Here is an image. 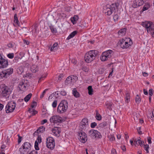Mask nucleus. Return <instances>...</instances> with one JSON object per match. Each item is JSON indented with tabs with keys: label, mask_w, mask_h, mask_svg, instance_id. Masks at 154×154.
<instances>
[{
	"label": "nucleus",
	"mask_w": 154,
	"mask_h": 154,
	"mask_svg": "<svg viewBox=\"0 0 154 154\" xmlns=\"http://www.w3.org/2000/svg\"><path fill=\"white\" fill-rule=\"evenodd\" d=\"M119 4L113 3L110 5H107L103 8V11L106 15L110 16L113 13L118 11Z\"/></svg>",
	"instance_id": "1"
},
{
	"label": "nucleus",
	"mask_w": 154,
	"mask_h": 154,
	"mask_svg": "<svg viewBox=\"0 0 154 154\" xmlns=\"http://www.w3.org/2000/svg\"><path fill=\"white\" fill-rule=\"evenodd\" d=\"M98 53V51L95 50L89 51L85 55V61L87 63L91 62L95 59Z\"/></svg>",
	"instance_id": "2"
},
{
	"label": "nucleus",
	"mask_w": 154,
	"mask_h": 154,
	"mask_svg": "<svg viewBox=\"0 0 154 154\" xmlns=\"http://www.w3.org/2000/svg\"><path fill=\"white\" fill-rule=\"evenodd\" d=\"M68 107V104L66 100H62L58 105L57 111L60 114L65 113L67 111Z\"/></svg>",
	"instance_id": "3"
},
{
	"label": "nucleus",
	"mask_w": 154,
	"mask_h": 154,
	"mask_svg": "<svg viewBox=\"0 0 154 154\" xmlns=\"http://www.w3.org/2000/svg\"><path fill=\"white\" fill-rule=\"evenodd\" d=\"M143 26L146 28L147 32L150 33L152 37L154 38V25L151 21H146L143 23Z\"/></svg>",
	"instance_id": "4"
},
{
	"label": "nucleus",
	"mask_w": 154,
	"mask_h": 154,
	"mask_svg": "<svg viewBox=\"0 0 154 154\" xmlns=\"http://www.w3.org/2000/svg\"><path fill=\"white\" fill-rule=\"evenodd\" d=\"M0 92L3 97H8L11 93V91L9 88L4 84L0 85Z\"/></svg>",
	"instance_id": "5"
},
{
	"label": "nucleus",
	"mask_w": 154,
	"mask_h": 154,
	"mask_svg": "<svg viewBox=\"0 0 154 154\" xmlns=\"http://www.w3.org/2000/svg\"><path fill=\"white\" fill-rule=\"evenodd\" d=\"M132 41L130 38L122 39L120 40V45L123 49H127L132 44Z\"/></svg>",
	"instance_id": "6"
},
{
	"label": "nucleus",
	"mask_w": 154,
	"mask_h": 154,
	"mask_svg": "<svg viewBox=\"0 0 154 154\" xmlns=\"http://www.w3.org/2000/svg\"><path fill=\"white\" fill-rule=\"evenodd\" d=\"M113 54V51L109 50L103 52L100 57V60L102 61H105L109 60Z\"/></svg>",
	"instance_id": "7"
},
{
	"label": "nucleus",
	"mask_w": 154,
	"mask_h": 154,
	"mask_svg": "<svg viewBox=\"0 0 154 154\" xmlns=\"http://www.w3.org/2000/svg\"><path fill=\"white\" fill-rule=\"evenodd\" d=\"M32 146L31 144L28 142H24L22 145V148L19 149V151L21 154H27L31 150Z\"/></svg>",
	"instance_id": "8"
},
{
	"label": "nucleus",
	"mask_w": 154,
	"mask_h": 154,
	"mask_svg": "<svg viewBox=\"0 0 154 154\" xmlns=\"http://www.w3.org/2000/svg\"><path fill=\"white\" fill-rule=\"evenodd\" d=\"M16 107V103L13 101L9 102L5 107V111L7 113H11L13 111Z\"/></svg>",
	"instance_id": "9"
},
{
	"label": "nucleus",
	"mask_w": 154,
	"mask_h": 154,
	"mask_svg": "<svg viewBox=\"0 0 154 154\" xmlns=\"http://www.w3.org/2000/svg\"><path fill=\"white\" fill-rule=\"evenodd\" d=\"M78 79V77L75 75H71L68 77L65 82L66 85H73Z\"/></svg>",
	"instance_id": "10"
},
{
	"label": "nucleus",
	"mask_w": 154,
	"mask_h": 154,
	"mask_svg": "<svg viewBox=\"0 0 154 154\" xmlns=\"http://www.w3.org/2000/svg\"><path fill=\"white\" fill-rule=\"evenodd\" d=\"M46 144L47 147L49 149H54L55 145L54 139L52 137H48L46 139Z\"/></svg>",
	"instance_id": "11"
},
{
	"label": "nucleus",
	"mask_w": 154,
	"mask_h": 154,
	"mask_svg": "<svg viewBox=\"0 0 154 154\" xmlns=\"http://www.w3.org/2000/svg\"><path fill=\"white\" fill-rule=\"evenodd\" d=\"M50 120L51 123H57L61 122L63 119L62 118L59 116L55 115L51 117Z\"/></svg>",
	"instance_id": "12"
},
{
	"label": "nucleus",
	"mask_w": 154,
	"mask_h": 154,
	"mask_svg": "<svg viewBox=\"0 0 154 154\" xmlns=\"http://www.w3.org/2000/svg\"><path fill=\"white\" fill-rule=\"evenodd\" d=\"M8 65V62L7 59L3 58L0 54V68H4L7 67Z\"/></svg>",
	"instance_id": "13"
},
{
	"label": "nucleus",
	"mask_w": 154,
	"mask_h": 154,
	"mask_svg": "<svg viewBox=\"0 0 154 154\" xmlns=\"http://www.w3.org/2000/svg\"><path fill=\"white\" fill-rule=\"evenodd\" d=\"M88 120L87 118H83L79 125V127L82 130H85L86 128L88 126Z\"/></svg>",
	"instance_id": "14"
},
{
	"label": "nucleus",
	"mask_w": 154,
	"mask_h": 154,
	"mask_svg": "<svg viewBox=\"0 0 154 154\" xmlns=\"http://www.w3.org/2000/svg\"><path fill=\"white\" fill-rule=\"evenodd\" d=\"M80 138L79 140L83 143H85L87 140V138L86 134L83 131H81L79 133Z\"/></svg>",
	"instance_id": "15"
},
{
	"label": "nucleus",
	"mask_w": 154,
	"mask_h": 154,
	"mask_svg": "<svg viewBox=\"0 0 154 154\" xmlns=\"http://www.w3.org/2000/svg\"><path fill=\"white\" fill-rule=\"evenodd\" d=\"M145 1L143 0H135L133 2V7L134 8H137L143 5Z\"/></svg>",
	"instance_id": "16"
},
{
	"label": "nucleus",
	"mask_w": 154,
	"mask_h": 154,
	"mask_svg": "<svg viewBox=\"0 0 154 154\" xmlns=\"http://www.w3.org/2000/svg\"><path fill=\"white\" fill-rule=\"evenodd\" d=\"M27 87V84L24 83V82L22 81L20 82L18 87L19 88L20 91H24L26 90Z\"/></svg>",
	"instance_id": "17"
},
{
	"label": "nucleus",
	"mask_w": 154,
	"mask_h": 154,
	"mask_svg": "<svg viewBox=\"0 0 154 154\" xmlns=\"http://www.w3.org/2000/svg\"><path fill=\"white\" fill-rule=\"evenodd\" d=\"M61 128L60 127H55L52 130V132L56 136H59L61 132Z\"/></svg>",
	"instance_id": "18"
},
{
	"label": "nucleus",
	"mask_w": 154,
	"mask_h": 154,
	"mask_svg": "<svg viewBox=\"0 0 154 154\" xmlns=\"http://www.w3.org/2000/svg\"><path fill=\"white\" fill-rule=\"evenodd\" d=\"M45 130V128L44 126H42L39 127L36 131H35L34 134L36 135L37 134H39V133H42Z\"/></svg>",
	"instance_id": "19"
},
{
	"label": "nucleus",
	"mask_w": 154,
	"mask_h": 154,
	"mask_svg": "<svg viewBox=\"0 0 154 154\" xmlns=\"http://www.w3.org/2000/svg\"><path fill=\"white\" fill-rule=\"evenodd\" d=\"M125 101L126 102L128 103L130 101V94L129 91H126L125 93Z\"/></svg>",
	"instance_id": "20"
},
{
	"label": "nucleus",
	"mask_w": 154,
	"mask_h": 154,
	"mask_svg": "<svg viewBox=\"0 0 154 154\" xmlns=\"http://www.w3.org/2000/svg\"><path fill=\"white\" fill-rule=\"evenodd\" d=\"M5 72L6 73L7 77L9 75L12 74L13 72V69L12 68H10L4 70Z\"/></svg>",
	"instance_id": "21"
},
{
	"label": "nucleus",
	"mask_w": 154,
	"mask_h": 154,
	"mask_svg": "<svg viewBox=\"0 0 154 154\" xmlns=\"http://www.w3.org/2000/svg\"><path fill=\"white\" fill-rule=\"evenodd\" d=\"M126 29L124 28L120 29L118 32V34L119 35L121 36L124 35L126 33Z\"/></svg>",
	"instance_id": "22"
},
{
	"label": "nucleus",
	"mask_w": 154,
	"mask_h": 154,
	"mask_svg": "<svg viewBox=\"0 0 154 154\" xmlns=\"http://www.w3.org/2000/svg\"><path fill=\"white\" fill-rule=\"evenodd\" d=\"M72 93L73 95L76 98H78L80 97V94L77 91L76 88H74L72 91Z\"/></svg>",
	"instance_id": "23"
},
{
	"label": "nucleus",
	"mask_w": 154,
	"mask_h": 154,
	"mask_svg": "<svg viewBox=\"0 0 154 154\" xmlns=\"http://www.w3.org/2000/svg\"><path fill=\"white\" fill-rule=\"evenodd\" d=\"M96 130H95L94 129H91L89 131V134L90 136L91 137L93 138H94L95 136V134H97L95 132V131H96Z\"/></svg>",
	"instance_id": "24"
},
{
	"label": "nucleus",
	"mask_w": 154,
	"mask_h": 154,
	"mask_svg": "<svg viewBox=\"0 0 154 154\" xmlns=\"http://www.w3.org/2000/svg\"><path fill=\"white\" fill-rule=\"evenodd\" d=\"M144 142L143 141L138 139L137 140L136 143H134V145L136 146L139 144L140 145V146H142L144 144Z\"/></svg>",
	"instance_id": "25"
},
{
	"label": "nucleus",
	"mask_w": 154,
	"mask_h": 154,
	"mask_svg": "<svg viewBox=\"0 0 154 154\" xmlns=\"http://www.w3.org/2000/svg\"><path fill=\"white\" fill-rule=\"evenodd\" d=\"M77 31H73L66 38V40H68L73 37L77 34Z\"/></svg>",
	"instance_id": "26"
},
{
	"label": "nucleus",
	"mask_w": 154,
	"mask_h": 154,
	"mask_svg": "<svg viewBox=\"0 0 154 154\" xmlns=\"http://www.w3.org/2000/svg\"><path fill=\"white\" fill-rule=\"evenodd\" d=\"M79 17L78 15H75L71 19V21L73 24L76 23L77 21L78 20Z\"/></svg>",
	"instance_id": "27"
},
{
	"label": "nucleus",
	"mask_w": 154,
	"mask_h": 154,
	"mask_svg": "<svg viewBox=\"0 0 154 154\" xmlns=\"http://www.w3.org/2000/svg\"><path fill=\"white\" fill-rule=\"evenodd\" d=\"M108 123L106 122H104L99 124L98 126V128H103L107 126Z\"/></svg>",
	"instance_id": "28"
},
{
	"label": "nucleus",
	"mask_w": 154,
	"mask_h": 154,
	"mask_svg": "<svg viewBox=\"0 0 154 154\" xmlns=\"http://www.w3.org/2000/svg\"><path fill=\"white\" fill-rule=\"evenodd\" d=\"M95 112L96 113L95 118L98 121L101 120L102 118L101 115L98 113V111L97 110H96Z\"/></svg>",
	"instance_id": "29"
},
{
	"label": "nucleus",
	"mask_w": 154,
	"mask_h": 154,
	"mask_svg": "<svg viewBox=\"0 0 154 154\" xmlns=\"http://www.w3.org/2000/svg\"><path fill=\"white\" fill-rule=\"evenodd\" d=\"M58 44L57 43H54L51 47L50 51H54L57 48Z\"/></svg>",
	"instance_id": "30"
},
{
	"label": "nucleus",
	"mask_w": 154,
	"mask_h": 154,
	"mask_svg": "<svg viewBox=\"0 0 154 154\" xmlns=\"http://www.w3.org/2000/svg\"><path fill=\"white\" fill-rule=\"evenodd\" d=\"M31 70L32 72L35 73L38 71V68L37 66L34 65L31 67Z\"/></svg>",
	"instance_id": "31"
},
{
	"label": "nucleus",
	"mask_w": 154,
	"mask_h": 154,
	"mask_svg": "<svg viewBox=\"0 0 154 154\" xmlns=\"http://www.w3.org/2000/svg\"><path fill=\"white\" fill-rule=\"evenodd\" d=\"M95 132L97 133V134H96L95 135V138H97V139H99L101 138L102 137V136L100 132H99V131H97V130L96 131H95Z\"/></svg>",
	"instance_id": "32"
},
{
	"label": "nucleus",
	"mask_w": 154,
	"mask_h": 154,
	"mask_svg": "<svg viewBox=\"0 0 154 154\" xmlns=\"http://www.w3.org/2000/svg\"><path fill=\"white\" fill-rule=\"evenodd\" d=\"M32 96V94L31 93H30L26 95L24 99L25 101L26 102L28 101L31 98Z\"/></svg>",
	"instance_id": "33"
},
{
	"label": "nucleus",
	"mask_w": 154,
	"mask_h": 154,
	"mask_svg": "<svg viewBox=\"0 0 154 154\" xmlns=\"http://www.w3.org/2000/svg\"><path fill=\"white\" fill-rule=\"evenodd\" d=\"M6 74V73L4 71H2V72L0 73V78H7V75Z\"/></svg>",
	"instance_id": "34"
},
{
	"label": "nucleus",
	"mask_w": 154,
	"mask_h": 154,
	"mask_svg": "<svg viewBox=\"0 0 154 154\" xmlns=\"http://www.w3.org/2000/svg\"><path fill=\"white\" fill-rule=\"evenodd\" d=\"M88 94L90 95H91L93 94V89L92 88V87L91 86H89L88 88Z\"/></svg>",
	"instance_id": "35"
},
{
	"label": "nucleus",
	"mask_w": 154,
	"mask_h": 154,
	"mask_svg": "<svg viewBox=\"0 0 154 154\" xmlns=\"http://www.w3.org/2000/svg\"><path fill=\"white\" fill-rule=\"evenodd\" d=\"M114 14L113 15V19L114 21L115 22L117 21L119 17V16L115 12V11L114 12Z\"/></svg>",
	"instance_id": "36"
},
{
	"label": "nucleus",
	"mask_w": 154,
	"mask_h": 154,
	"mask_svg": "<svg viewBox=\"0 0 154 154\" xmlns=\"http://www.w3.org/2000/svg\"><path fill=\"white\" fill-rule=\"evenodd\" d=\"M50 28L51 30V32L55 34L57 32L56 29L54 28L53 26H50Z\"/></svg>",
	"instance_id": "37"
},
{
	"label": "nucleus",
	"mask_w": 154,
	"mask_h": 154,
	"mask_svg": "<svg viewBox=\"0 0 154 154\" xmlns=\"http://www.w3.org/2000/svg\"><path fill=\"white\" fill-rule=\"evenodd\" d=\"M29 112L31 113V114L32 115V116L35 115L38 112L37 111L35 110H34L33 109L30 108L29 109Z\"/></svg>",
	"instance_id": "38"
},
{
	"label": "nucleus",
	"mask_w": 154,
	"mask_h": 154,
	"mask_svg": "<svg viewBox=\"0 0 154 154\" xmlns=\"http://www.w3.org/2000/svg\"><path fill=\"white\" fill-rule=\"evenodd\" d=\"M14 21L15 23H16L17 25H19V21L18 20L17 14H15L14 15Z\"/></svg>",
	"instance_id": "39"
},
{
	"label": "nucleus",
	"mask_w": 154,
	"mask_h": 154,
	"mask_svg": "<svg viewBox=\"0 0 154 154\" xmlns=\"http://www.w3.org/2000/svg\"><path fill=\"white\" fill-rule=\"evenodd\" d=\"M135 101L138 104L140 103L141 101V99L138 94L135 97Z\"/></svg>",
	"instance_id": "40"
},
{
	"label": "nucleus",
	"mask_w": 154,
	"mask_h": 154,
	"mask_svg": "<svg viewBox=\"0 0 154 154\" xmlns=\"http://www.w3.org/2000/svg\"><path fill=\"white\" fill-rule=\"evenodd\" d=\"M108 138L109 139V140L111 141H113L115 140V137L113 135L110 134L108 136Z\"/></svg>",
	"instance_id": "41"
},
{
	"label": "nucleus",
	"mask_w": 154,
	"mask_h": 154,
	"mask_svg": "<svg viewBox=\"0 0 154 154\" xmlns=\"http://www.w3.org/2000/svg\"><path fill=\"white\" fill-rule=\"evenodd\" d=\"M143 145H144V149L146 151V153H149L148 149L149 148V146L148 144H144Z\"/></svg>",
	"instance_id": "42"
},
{
	"label": "nucleus",
	"mask_w": 154,
	"mask_h": 154,
	"mask_svg": "<svg viewBox=\"0 0 154 154\" xmlns=\"http://www.w3.org/2000/svg\"><path fill=\"white\" fill-rule=\"evenodd\" d=\"M38 143L37 142V140H35V148L36 150H38L39 149Z\"/></svg>",
	"instance_id": "43"
},
{
	"label": "nucleus",
	"mask_w": 154,
	"mask_h": 154,
	"mask_svg": "<svg viewBox=\"0 0 154 154\" xmlns=\"http://www.w3.org/2000/svg\"><path fill=\"white\" fill-rule=\"evenodd\" d=\"M106 105L107 106V108L109 109V110H112V103H107L106 104Z\"/></svg>",
	"instance_id": "44"
},
{
	"label": "nucleus",
	"mask_w": 154,
	"mask_h": 154,
	"mask_svg": "<svg viewBox=\"0 0 154 154\" xmlns=\"http://www.w3.org/2000/svg\"><path fill=\"white\" fill-rule=\"evenodd\" d=\"M7 56L10 59H12L14 57V55L13 53H9L7 55Z\"/></svg>",
	"instance_id": "45"
},
{
	"label": "nucleus",
	"mask_w": 154,
	"mask_h": 154,
	"mask_svg": "<svg viewBox=\"0 0 154 154\" xmlns=\"http://www.w3.org/2000/svg\"><path fill=\"white\" fill-rule=\"evenodd\" d=\"M97 125V123L94 122L91 123V127L92 128H94Z\"/></svg>",
	"instance_id": "46"
},
{
	"label": "nucleus",
	"mask_w": 154,
	"mask_h": 154,
	"mask_svg": "<svg viewBox=\"0 0 154 154\" xmlns=\"http://www.w3.org/2000/svg\"><path fill=\"white\" fill-rule=\"evenodd\" d=\"M57 101L56 100H54L52 104V106L53 108H55L57 106Z\"/></svg>",
	"instance_id": "47"
},
{
	"label": "nucleus",
	"mask_w": 154,
	"mask_h": 154,
	"mask_svg": "<svg viewBox=\"0 0 154 154\" xmlns=\"http://www.w3.org/2000/svg\"><path fill=\"white\" fill-rule=\"evenodd\" d=\"M21 59V58L19 57H18V56H16L15 57L14 59V62H17L18 61H19V59Z\"/></svg>",
	"instance_id": "48"
},
{
	"label": "nucleus",
	"mask_w": 154,
	"mask_h": 154,
	"mask_svg": "<svg viewBox=\"0 0 154 154\" xmlns=\"http://www.w3.org/2000/svg\"><path fill=\"white\" fill-rule=\"evenodd\" d=\"M17 135L18 137V143H20L21 141L22 137L20 136L19 134H17Z\"/></svg>",
	"instance_id": "49"
},
{
	"label": "nucleus",
	"mask_w": 154,
	"mask_h": 154,
	"mask_svg": "<svg viewBox=\"0 0 154 154\" xmlns=\"http://www.w3.org/2000/svg\"><path fill=\"white\" fill-rule=\"evenodd\" d=\"M48 89H46L43 91L42 94L40 96V97L41 98H42L44 97V95L45 94V93L47 91H48Z\"/></svg>",
	"instance_id": "50"
},
{
	"label": "nucleus",
	"mask_w": 154,
	"mask_h": 154,
	"mask_svg": "<svg viewBox=\"0 0 154 154\" xmlns=\"http://www.w3.org/2000/svg\"><path fill=\"white\" fill-rule=\"evenodd\" d=\"M38 143H40L42 142V138L41 136H38L37 140Z\"/></svg>",
	"instance_id": "51"
},
{
	"label": "nucleus",
	"mask_w": 154,
	"mask_h": 154,
	"mask_svg": "<svg viewBox=\"0 0 154 154\" xmlns=\"http://www.w3.org/2000/svg\"><path fill=\"white\" fill-rule=\"evenodd\" d=\"M60 94L63 96H65L66 94V93L65 91L63 90L60 92Z\"/></svg>",
	"instance_id": "52"
},
{
	"label": "nucleus",
	"mask_w": 154,
	"mask_h": 154,
	"mask_svg": "<svg viewBox=\"0 0 154 154\" xmlns=\"http://www.w3.org/2000/svg\"><path fill=\"white\" fill-rule=\"evenodd\" d=\"M36 103L35 101L32 102V104L31 105V107L32 108H34L36 106Z\"/></svg>",
	"instance_id": "53"
},
{
	"label": "nucleus",
	"mask_w": 154,
	"mask_h": 154,
	"mask_svg": "<svg viewBox=\"0 0 154 154\" xmlns=\"http://www.w3.org/2000/svg\"><path fill=\"white\" fill-rule=\"evenodd\" d=\"M82 70L85 72H88V68L86 66H84L82 68Z\"/></svg>",
	"instance_id": "54"
},
{
	"label": "nucleus",
	"mask_w": 154,
	"mask_h": 154,
	"mask_svg": "<svg viewBox=\"0 0 154 154\" xmlns=\"http://www.w3.org/2000/svg\"><path fill=\"white\" fill-rule=\"evenodd\" d=\"M149 94L150 96H152L153 95V90L150 89L149 91Z\"/></svg>",
	"instance_id": "55"
},
{
	"label": "nucleus",
	"mask_w": 154,
	"mask_h": 154,
	"mask_svg": "<svg viewBox=\"0 0 154 154\" xmlns=\"http://www.w3.org/2000/svg\"><path fill=\"white\" fill-rule=\"evenodd\" d=\"M29 154H38V152L35 150H33L31 151Z\"/></svg>",
	"instance_id": "56"
},
{
	"label": "nucleus",
	"mask_w": 154,
	"mask_h": 154,
	"mask_svg": "<svg viewBox=\"0 0 154 154\" xmlns=\"http://www.w3.org/2000/svg\"><path fill=\"white\" fill-rule=\"evenodd\" d=\"M63 77V74H60L58 76V80L60 81L61 80Z\"/></svg>",
	"instance_id": "57"
},
{
	"label": "nucleus",
	"mask_w": 154,
	"mask_h": 154,
	"mask_svg": "<svg viewBox=\"0 0 154 154\" xmlns=\"http://www.w3.org/2000/svg\"><path fill=\"white\" fill-rule=\"evenodd\" d=\"M151 138L150 137H148L147 138V141L149 144H151L152 141H151Z\"/></svg>",
	"instance_id": "58"
},
{
	"label": "nucleus",
	"mask_w": 154,
	"mask_h": 154,
	"mask_svg": "<svg viewBox=\"0 0 154 154\" xmlns=\"http://www.w3.org/2000/svg\"><path fill=\"white\" fill-rule=\"evenodd\" d=\"M111 152L112 154H116V149L114 148L112 149Z\"/></svg>",
	"instance_id": "59"
},
{
	"label": "nucleus",
	"mask_w": 154,
	"mask_h": 154,
	"mask_svg": "<svg viewBox=\"0 0 154 154\" xmlns=\"http://www.w3.org/2000/svg\"><path fill=\"white\" fill-rule=\"evenodd\" d=\"M141 127H139L137 129L138 132L139 134H142V132L140 131Z\"/></svg>",
	"instance_id": "60"
},
{
	"label": "nucleus",
	"mask_w": 154,
	"mask_h": 154,
	"mask_svg": "<svg viewBox=\"0 0 154 154\" xmlns=\"http://www.w3.org/2000/svg\"><path fill=\"white\" fill-rule=\"evenodd\" d=\"M71 62L74 65L75 64L77 63L76 60L74 59H72Z\"/></svg>",
	"instance_id": "61"
},
{
	"label": "nucleus",
	"mask_w": 154,
	"mask_h": 154,
	"mask_svg": "<svg viewBox=\"0 0 154 154\" xmlns=\"http://www.w3.org/2000/svg\"><path fill=\"white\" fill-rule=\"evenodd\" d=\"M47 122V120L46 119H45L44 120H43L41 122V124L42 125H43L45 123H46Z\"/></svg>",
	"instance_id": "62"
},
{
	"label": "nucleus",
	"mask_w": 154,
	"mask_h": 154,
	"mask_svg": "<svg viewBox=\"0 0 154 154\" xmlns=\"http://www.w3.org/2000/svg\"><path fill=\"white\" fill-rule=\"evenodd\" d=\"M23 42L24 44H26V45H28L29 44V42L27 40H23Z\"/></svg>",
	"instance_id": "63"
},
{
	"label": "nucleus",
	"mask_w": 154,
	"mask_h": 154,
	"mask_svg": "<svg viewBox=\"0 0 154 154\" xmlns=\"http://www.w3.org/2000/svg\"><path fill=\"white\" fill-rule=\"evenodd\" d=\"M20 55L21 56V57H20L21 59L25 55V53L23 52H21L20 53Z\"/></svg>",
	"instance_id": "64"
}]
</instances>
